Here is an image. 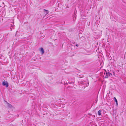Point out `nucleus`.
<instances>
[{
  "instance_id": "nucleus-9",
  "label": "nucleus",
  "mask_w": 126,
  "mask_h": 126,
  "mask_svg": "<svg viewBox=\"0 0 126 126\" xmlns=\"http://www.w3.org/2000/svg\"><path fill=\"white\" fill-rule=\"evenodd\" d=\"M88 84H89V83H88V84H87L86 85V86H88Z\"/></svg>"
},
{
  "instance_id": "nucleus-4",
  "label": "nucleus",
  "mask_w": 126,
  "mask_h": 126,
  "mask_svg": "<svg viewBox=\"0 0 126 126\" xmlns=\"http://www.w3.org/2000/svg\"><path fill=\"white\" fill-rule=\"evenodd\" d=\"M114 98L115 101L116 102V105L117 106L118 105L117 100V99H116V98L115 97H114Z\"/></svg>"
},
{
  "instance_id": "nucleus-10",
  "label": "nucleus",
  "mask_w": 126,
  "mask_h": 126,
  "mask_svg": "<svg viewBox=\"0 0 126 126\" xmlns=\"http://www.w3.org/2000/svg\"><path fill=\"white\" fill-rule=\"evenodd\" d=\"M76 46H77V47H78V44H76Z\"/></svg>"
},
{
  "instance_id": "nucleus-5",
  "label": "nucleus",
  "mask_w": 126,
  "mask_h": 126,
  "mask_svg": "<svg viewBox=\"0 0 126 126\" xmlns=\"http://www.w3.org/2000/svg\"><path fill=\"white\" fill-rule=\"evenodd\" d=\"M101 113V110H99L98 111V114L99 115H100Z\"/></svg>"
},
{
  "instance_id": "nucleus-8",
  "label": "nucleus",
  "mask_w": 126,
  "mask_h": 126,
  "mask_svg": "<svg viewBox=\"0 0 126 126\" xmlns=\"http://www.w3.org/2000/svg\"><path fill=\"white\" fill-rule=\"evenodd\" d=\"M68 83L69 84H72V82H68Z\"/></svg>"
},
{
  "instance_id": "nucleus-7",
  "label": "nucleus",
  "mask_w": 126,
  "mask_h": 126,
  "mask_svg": "<svg viewBox=\"0 0 126 126\" xmlns=\"http://www.w3.org/2000/svg\"><path fill=\"white\" fill-rule=\"evenodd\" d=\"M44 10L46 12V13H47V14H48V11L47 10H46L45 9H44Z\"/></svg>"
},
{
  "instance_id": "nucleus-1",
  "label": "nucleus",
  "mask_w": 126,
  "mask_h": 126,
  "mask_svg": "<svg viewBox=\"0 0 126 126\" xmlns=\"http://www.w3.org/2000/svg\"><path fill=\"white\" fill-rule=\"evenodd\" d=\"M104 75H105V78H107L109 77L110 76L109 73L107 72L106 71L104 73Z\"/></svg>"
},
{
  "instance_id": "nucleus-3",
  "label": "nucleus",
  "mask_w": 126,
  "mask_h": 126,
  "mask_svg": "<svg viewBox=\"0 0 126 126\" xmlns=\"http://www.w3.org/2000/svg\"><path fill=\"white\" fill-rule=\"evenodd\" d=\"M40 51H41L42 53V54H43L44 53V51L43 49L42 48H40Z\"/></svg>"
},
{
  "instance_id": "nucleus-11",
  "label": "nucleus",
  "mask_w": 126,
  "mask_h": 126,
  "mask_svg": "<svg viewBox=\"0 0 126 126\" xmlns=\"http://www.w3.org/2000/svg\"><path fill=\"white\" fill-rule=\"evenodd\" d=\"M110 75H111V76L112 75V74L111 73H110Z\"/></svg>"
},
{
  "instance_id": "nucleus-2",
  "label": "nucleus",
  "mask_w": 126,
  "mask_h": 126,
  "mask_svg": "<svg viewBox=\"0 0 126 126\" xmlns=\"http://www.w3.org/2000/svg\"><path fill=\"white\" fill-rule=\"evenodd\" d=\"M2 85L3 86H5L6 87H8V83L7 82L5 81L2 82Z\"/></svg>"
},
{
  "instance_id": "nucleus-6",
  "label": "nucleus",
  "mask_w": 126,
  "mask_h": 126,
  "mask_svg": "<svg viewBox=\"0 0 126 126\" xmlns=\"http://www.w3.org/2000/svg\"><path fill=\"white\" fill-rule=\"evenodd\" d=\"M7 102V103L8 106V107H9L10 108H11L12 107V106L11 104H9Z\"/></svg>"
}]
</instances>
